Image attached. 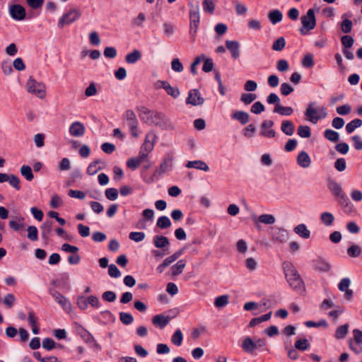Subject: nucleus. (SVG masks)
Masks as SVG:
<instances>
[{
    "mask_svg": "<svg viewBox=\"0 0 362 362\" xmlns=\"http://www.w3.org/2000/svg\"><path fill=\"white\" fill-rule=\"evenodd\" d=\"M9 13L11 18L16 21H22L25 17V9L21 5L14 4L10 6Z\"/></svg>",
    "mask_w": 362,
    "mask_h": 362,
    "instance_id": "obj_15",
    "label": "nucleus"
},
{
    "mask_svg": "<svg viewBox=\"0 0 362 362\" xmlns=\"http://www.w3.org/2000/svg\"><path fill=\"white\" fill-rule=\"evenodd\" d=\"M165 116L160 113L154 111H151L150 114V119L148 124H155L156 126L163 127L165 124Z\"/></svg>",
    "mask_w": 362,
    "mask_h": 362,
    "instance_id": "obj_19",
    "label": "nucleus"
},
{
    "mask_svg": "<svg viewBox=\"0 0 362 362\" xmlns=\"http://www.w3.org/2000/svg\"><path fill=\"white\" fill-rule=\"evenodd\" d=\"M103 162L100 160H95L91 162L87 168L86 173L89 175H95L99 170H100L103 167L100 165Z\"/></svg>",
    "mask_w": 362,
    "mask_h": 362,
    "instance_id": "obj_36",
    "label": "nucleus"
},
{
    "mask_svg": "<svg viewBox=\"0 0 362 362\" xmlns=\"http://www.w3.org/2000/svg\"><path fill=\"white\" fill-rule=\"evenodd\" d=\"M334 168L339 172H342L346 168V160L343 158H337L334 162Z\"/></svg>",
    "mask_w": 362,
    "mask_h": 362,
    "instance_id": "obj_63",
    "label": "nucleus"
},
{
    "mask_svg": "<svg viewBox=\"0 0 362 362\" xmlns=\"http://www.w3.org/2000/svg\"><path fill=\"white\" fill-rule=\"evenodd\" d=\"M141 59V53L138 49H134L132 52L127 54L125 60L127 63L132 64Z\"/></svg>",
    "mask_w": 362,
    "mask_h": 362,
    "instance_id": "obj_34",
    "label": "nucleus"
},
{
    "mask_svg": "<svg viewBox=\"0 0 362 362\" xmlns=\"http://www.w3.org/2000/svg\"><path fill=\"white\" fill-rule=\"evenodd\" d=\"M186 103L192 105H199L204 103V99L201 97L199 92L196 89L190 90L186 99Z\"/></svg>",
    "mask_w": 362,
    "mask_h": 362,
    "instance_id": "obj_17",
    "label": "nucleus"
},
{
    "mask_svg": "<svg viewBox=\"0 0 362 362\" xmlns=\"http://www.w3.org/2000/svg\"><path fill=\"white\" fill-rule=\"evenodd\" d=\"M306 119L315 124L327 116V109L324 106L317 105L315 102L310 103L305 111Z\"/></svg>",
    "mask_w": 362,
    "mask_h": 362,
    "instance_id": "obj_4",
    "label": "nucleus"
},
{
    "mask_svg": "<svg viewBox=\"0 0 362 362\" xmlns=\"http://www.w3.org/2000/svg\"><path fill=\"white\" fill-rule=\"evenodd\" d=\"M281 130L288 136H291L294 133L295 127L290 120H284L281 123Z\"/></svg>",
    "mask_w": 362,
    "mask_h": 362,
    "instance_id": "obj_30",
    "label": "nucleus"
},
{
    "mask_svg": "<svg viewBox=\"0 0 362 362\" xmlns=\"http://www.w3.org/2000/svg\"><path fill=\"white\" fill-rule=\"evenodd\" d=\"M119 320L124 325H128L133 322L134 317L130 313L121 312L119 313Z\"/></svg>",
    "mask_w": 362,
    "mask_h": 362,
    "instance_id": "obj_51",
    "label": "nucleus"
},
{
    "mask_svg": "<svg viewBox=\"0 0 362 362\" xmlns=\"http://www.w3.org/2000/svg\"><path fill=\"white\" fill-rule=\"evenodd\" d=\"M293 231L296 234L304 239H308L310 237V231L304 223L297 225Z\"/></svg>",
    "mask_w": 362,
    "mask_h": 362,
    "instance_id": "obj_28",
    "label": "nucleus"
},
{
    "mask_svg": "<svg viewBox=\"0 0 362 362\" xmlns=\"http://www.w3.org/2000/svg\"><path fill=\"white\" fill-rule=\"evenodd\" d=\"M282 267L285 278L290 287L298 293L305 291L304 282L293 264L286 261L283 262Z\"/></svg>",
    "mask_w": 362,
    "mask_h": 362,
    "instance_id": "obj_1",
    "label": "nucleus"
},
{
    "mask_svg": "<svg viewBox=\"0 0 362 362\" xmlns=\"http://www.w3.org/2000/svg\"><path fill=\"white\" fill-rule=\"evenodd\" d=\"M228 303V296L227 295H222L216 298L214 305L217 308L225 307Z\"/></svg>",
    "mask_w": 362,
    "mask_h": 362,
    "instance_id": "obj_49",
    "label": "nucleus"
},
{
    "mask_svg": "<svg viewBox=\"0 0 362 362\" xmlns=\"http://www.w3.org/2000/svg\"><path fill=\"white\" fill-rule=\"evenodd\" d=\"M274 112L278 113L280 115L289 116L293 112L291 107L282 106L280 104H276L274 108Z\"/></svg>",
    "mask_w": 362,
    "mask_h": 362,
    "instance_id": "obj_32",
    "label": "nucleus"
},
{
    "mask_svg": "<svg viewBox=\"0 0 362 362\" xmlns=\"http://www.w3.org/2000/svg\"><path fill=\"white\" fill-rule=\"evenodd\" d=\"M170 318L163 315H156L152 318V323L160 329L164 328L170 322Z\"/></svg>",
    "mask_w": 362,
    "mask_h": 362,
    "instance_id": "obj_25",
    "label": "nucleus"
},
{
    "mask_svg": "<svg viewBox=\"0 0 362 362\" xmlns=\"http://www.w3.org/2000/svg\"><path fill=\"white\" fill-rule=\"evenodd\" d=\"M153 243L156 248L160 249H165L170 245L168 238L163 235H155L153 238Z\"/></svg>",
    "mask_w": 362,
    "mask_h": 362,
    "instance_id": "obj_27",
    "label": "nucleus"
},
{
    "mask_svg": "<svg viewBox=\"0 0 362 362\" xmlns=\"http://www.w3.org/2000/svg\"><path fill=\"white\" fill-rule=\"evenodd\" d=\"M129 237L132 240L139 243L144 240L146 235L143 232H131Z\"/></svg>",
    "mask_w": 362,
    "mask_h": 362,
    "instance_id": "obj_59",
    "label": "nucleus"
},
{
    "mask_svg": "<svg viewBox=\"0 0 362 362\" xmlns=\"http://www.w3.org/2000/svg\"><path fill=\"white\" fill-rule=\"evenodd\" d=\"M288 238V233L286 230L278 228L272 234V240L279 243H284Z\"/></svg>",
    "mask_w": 362,
    "mask_h": 362,
    "instance_id": "obj_29",
    "label": "nucleus"
},
{
    "mask_svg": "<svg viewBox=\"0 0 362 362\" xmlns=\"http://www.w3.org/2000/svg\"><path fill=\"white\" fill-rule=\"evenodd\" d=\"M186 266V261L184 259L179 260L175 264H174L170 270L173 276H177L181 274Z\"/></svg>",
    "mask_w": 362,
    "mask_h": 362,
    "instance_id": "obj_38",
    "label": "nucleus"
},
{
    "mask_svg": "<svg viewBox=\"0 0 362 362\" xmlns=\"http://www.w3.org/2000/svg\"><path fill=\"white\" fill-rule=\"evenodd\" d=\"M202 6L203 10L206 13L212 14L215 10V5L213 0H204Z\"/></svg>",
    "mask_w": 362,
    "mask_h": 362,
    "instance_id": "obj_50",
    "label": "nucleus"
},
{
    "mask_svg": "<svg viewBox=\"0 0 362 362\" xmlns=\"http://www.w3.org/2000/svg\"><path fill=\"white\" fill-rule=\"evenodd\" d=\"M52 221H45L41 226V235L43 239H47L49 236V234L52 228Z\"/></svg>",
    "mask_w": 362,
    "mask_h": 362,
    "instance_id": "obj_39",
    "label": "nucleus"
},
{
    "mask_svg": "<svg viewBox=\"0 0 362 362\" xmlns=\"http://www.w3.org/2000/svg\"><path fill=\"white\" fill-rule=\"evenodd\" d=\"M157 86L158 88H163L168 95L172 96L174 98H177L180 95V90L177 87H173L170 83L165 81H158Z\"/></svg>",
    "mask_w": 362,
    "mask_h": 362,
    "instance_id": "obj_18",
    "label": "nucleus"
},
{
    "mask_svg": "<svg viewBox=\"0 0 362 362\" xmlns=\"http://www.w3.org/2000/svg\"><path fill=\"white\" fill-rule=\"evenodd\" d=\"M226 46L234 59H238L240 57V45L237 41L227 40Z\"/></svg>",
    "mask_w": 362,
    "mask_h": 362,
    "instance_id": "obj_24",
    "label": "nucleus"
},
{
    "mask_svg": "<svg viewBox=\"0 0 362 362\" xmlns=\"http://www.w3.org/2000/svg\"><path fill=\"white\" fill-rule=\"evenodd\" d=\"M324 136L326 139L332 142H337L339 139V134L337 132L329 129H327L324 132Z\"/></svg>",
    "mask_w": 362,
    "mask_h": 362,
    "instance_id": "obj_43",
    "label": "nucleus"
},
{
    "mask_svg": "<svg viewBox=\"0 0 362 362\" xmlns=\"http://www.w3.org/2000/svg\"><path fill=\"white\" fill-rule=\"evenodd\" d=\"M294 346L296 349L304 351L310 347V344L306 339H299L295 341Z\"/></svg>",
    "mask_w": 362,
    "mask_h": 362,
    "instance_id": "obj_45",
    "label": "nucleus"
},
{
    "mask_svg": "<svg viewBox=\"0 0 362 362\" xmlns=\"http://www.w3.org/2000/svg\"><path fill=\"white\" fill-rule=\"evenodd\" d=\"M156 139L157 136L154 132H148L146 135L145 140L141 146L140 151L148 156L149 153L153 150Z\"/></svg>",
    "mask_w": 362,
    "mask_h": 362,
    "instance_id": "obj_10",
    "label": "nucleus"
},
{
    "mask_svg": "<svg viewBox=\"0 0 362 362\" xmlns=\"http://www.w3.org/2000/svg\"><path fill=\"white\" fill-rule=\"evenodd\" d=\"M99 317L101 322L104 324L113 322L115 320L113 314L107 310L101 311L99 314Z\"/></svg>",
    "mask_w": 362,
    "mask_h": 362,
    "instance_id": "obj_37",
    "label": "nucleus"
},
{
    "mask_svg": "<svg viewBox=\"0 0 362 362\" xmlns=\"http://www.w3.org/2000/svg\"><path fill=\"white\" fill-rule=\"evenodd\" d=\"M347 255L350 257H358L361 255V249L356 245H353L347 249Z\"/></svg>",
    "mask_w": 362,
    "mask_h": 362,
    "instance_id": "obj_48",
    "label": "nucleus"
},
{
    "mask_svg": "<svg viewBox=\"0 0 362 362\" xmlns=\"http://www.w3.org/2000/svg\"><path fill=\"white\" fill-rule=\"evenodd\" d=\"M259 221L264 224H272L275 222V218L272 214H262L259 216Z\"/></svg>",
    "mask_w": 362,
    "mask_h": 362,
    "instance_id": "obj_58",
    "label": "nucleus"
},
{
    "mask_svg": "<svg viewBox=\"0 0 362 362\" xmlns=\"http://www.w3.org/2000/svg\"><path fill=\"white\" fill-rule=\"evenodd\" d=\"M174 156L172 153H168L165 155L158 168L154 172L153 175L150 178L143 177L144 182L151 183L153 182V177L161 176L167 171L171 170L173 168V163Z\"/></svg>",
    "mask_w": 362,
    "mask_h": 362,
    "instance_id": "obj_5",
    "label": "nucleus"
},
{
    "mask_svg": "<svg viewBox=\"0 0 362 362\" xmlns=\"http://www.w3.org/2000/svg\"><path fill=\"white\" fill-rule=\"evenodd\" d=\"M241 348L243 350L252 356L257 355V351H267V343L266 339L254 338L245 337L243 339Z\"/></svg>",
    "mask_w": 362,
    "mask_h": 362,
    "instance_id": "obj_2",
    "label": "nucleus"
},
{
    "mask_svg": "<svg viewBox=\"0 0 362 362\" xmlns=\"http://www.w3.org/2000/svg\"><path fill=\"white\" fill-rule=\"evenodd\" d=\"M297 133L302 138H309L311 136V129L307 125H300L298 127Z\"/></svg>",
    "mask_w": 362,
    "mask_h": 362,
    "instance_id": "obj_46",
    "label": "nucleus"
},
{
    "mask_svg": "<svg viewBox=\"0 0 362 362\" xmlns=\"http://www.w3.org/2000/svg\"><path fill=\"white\" fill-rule=\"evenodd\" d=\"M69 132L72 136L80 137L84 135L86 127L81 122H74L69 126Z\"/></svg>",
    "mask_w": 362,
    "mask_h": 362,
    "instance_id": "obj_16",
    "label": "nucleus"
},
{
    "mask_svg": "<svg viewBox=\"0 0 362 362\" xmlns=\"http://www.w3.org/2000/svg\"><path fill=\"white\" fill-rule=\"evenodd\" d=\"M274 124L272 120H264L260 127V135L269 139L275 137L276 132L272 129Z\"/></svg>",
    "mask_w": 362,
    "mask_h": 362,
    "instance_id": "obj_12",
    "label": "nucleus"
},
{
    "mask_svg": "<svg viewBox=\"0 0 362 362\" xmlns=\"http://www.w3.org/2000/svg\"><path fill=\"white\" fill-rule=\"evenodd\" d=\"M182 254V250L177 251L175 252L173 255H172L170 257H168L165 258L163 263L166 266L168 267L170 264L174 262L177 259H178L181 255Z\"/></svg>",
    "mask_w": 362,
    "mask_h": 362,
    "instance_id": "obj_55",
    "label": "nucleus"
},
{
    "mask_svg": "<svg viewBox=\"0 0 362 362\" xmlns=\"http://www.w3.org/2000/svg\"><path fill=\"white\" fill-rule=\"evenodd\" d=\"M232 118L239 121L242 124L249 122V115L243 111H235L232 115Z\"/></svg>",
    "mask_w": 362,
    "mask_h": 362,
    "instance_id": "obj_35",
    "label": "nucleus"
},
{
    "mask_svg": "<svg viewBox=\"0 0 362 362\" xmlns=\"http://www.w3.org/2000/svg\"><path fill=\"white\" fill-rule=\"evenodd\" d=\"M268 18L270 22L275 25L282 21L283 15L279 10L276 9L269 12Z\"/></svg>",
    "mask_w": 362,
    "mask_h": 362,
    "instance_id": "obj_33",
    "label": "nucleus"
},
{
    "mask_svg": "<svg viewBox=\"0 0 362 362\" xmlns=\"http://www.w3.org/2000/svg\"><path fill=\"white\" fill-rule=\"evenodd\" d=\"M349 332V325L345 324L337 327L334 337L337 339H344Z\"/></svg>",
    "mask_w": 362,
    "mask_h": 362,
    "instance_id": "obj_40",
    "label": "nucleus"
},
{
    "mask_svg": "<svg viewBox=\"0 0 362 362\" xmlns=\"http://www.w3.org/2000/svg\"><path fill=\"white\" fill-rule=\"evenodd\" d=\"M296 162L303 168H308L311 165V158L305 151L300 152L297 156Z\"/></svg>",
    "mask_w": 362,
    "mask_h": 362,
    "instance_id": "obj_21",
    "label": "nucleus"
},
{
    "mask_svg": "<svg viewBox=\"0 0 362 362\" xmlns=\"http://www.w3.org/2000/svg\"><path fill=\"white\" fill-rule=\"evenodd\" d=\"M256 98L257 96L254 93H243L240 96V101L245 105H249L252 103Z\"/></svg>",
    "mask_w": 362,
    "mask_h": 362,
    "instance_id": "obj_53",
    "label": "nucleus"
},
{
    "mask_svg": "<svg viewBox=\"0 0 362 362\" xmlns=\"http://www.w3.org/2000/svg\"><path fill=\"white\" fill-rule=\"evenodd\" d=\"M21 173L28 181H31L34 177L32 169L29 165H22L21 168Z\"/></svg>",
    "mask_w": 362,
    "mask_h": 362,
    "instance_id": "obj_47",
    "label": "nucleus"
},
{
    "mask_svg": "<svg viewBox=\"0 0 362 362\" xmlns=\"http://www.w3.org/2000/svg\"><path fill=\"white\" fill-rule=\"evenodd\" d=\"M107 199L111 201L116 200L118 197V191L115 188H108L105 192Z\"/></svg>",
    "mask_w": 362,
    "mask_h": 362,
    "instance_id": "obj_57",
    "label": "nucleus"
},
{
    "mask_svg": "<svg viewBox=\"0 0 362 362\" xmlns=\"http://www.w3.org/2000/svg\"><path fill=\"white\" fill-rule=\"evenodd\" d=\"M124 119L127 122L132 136L134 138L139 136V121L136 114L132 110H127L123 115Z\"/></svg>",
    "mask_w": 362,
    "mask_h": 362,
    "instance_id": "obj_8",
    "label": "nucleus"
},
{
    "mask_svg": "<svg viewBox=\"0 0 362 362\" xmlns=\"http://www.w3.org/2000/svg\"><path fill=\"white\" fill-rule=\"evenodd\" d=\"M276 69L280 72H285L289 69V64L286 59H279L276 62Z\"/></svg>",
    "mask_w": 362,
    "mask_h": 362,
    "instance_id": "obj_62",
    "label": "nucleus"
},
{
    "mask_svg": "<svg viewBox=\"0 0 362 362\" xmlns=\"http://www.w3.org/2000/svg\"><path fill=\"white\" fill-rule=\"evenodd\" d=\"M362 125V120L360 119H354L346 125V131L348 134L352 133L356 128Z\"/></svg>",
    "mask_w": 362,
    "mask_h": 362,
    "instance_id": "obj_42",
    "label": "nucleus"
},
{
    "mask_svg": "<svg viewBox=\"0 0 362 362\" xmlns=\"http://www.w3.org/2000/svg\"><path fill=\"white\" fill-rule=\"evenodd\" d=\"M286 45V40L283 37L278 38L272 45V49L275 51H281Z\"/></svg>",
    "mask_w": 362,
    "mask_h": 362,
    "instance_id": "obj_54",
    "label": "nucleus"
},
{
    "mask_svg": "<svg viewBox=\"0 0 362 362\" xmlns=\"http://www.w3.org/2000/svg\"><path fill=\"white\" fill-rule=\"evenodd\" d=\"M327 187L339 204L344 209H351L352 204L341 185L334 180H327Z\"/></svg>",
    "mask_w": 362,
    "mask_h": 362,
    "instance_id": "obj_3",
    "label": "nucleus"
},
{
    "mask_svg": "<svg viewBox=\"0 0 362 362\" xmlns=\"http://www.w3.org/2000/svg\"><path fill=\"white\" fill-rule=\"evenodd\" d=\"M313 266L315 270L321 272H328L330 271L332 266L325 260L318 258L313 262Z\"/></svg>",
    "mask_w": 362,
    "mask_h": 362,
    "instance_id": "obj_23",
    "label": "nucleus"
},
{
    "mask_svg": "<svg viewBox=\"0 0 362 362\" xmlns=\"http://www.w3.org/2000/svg\"><path fill=\"white\" fill-rule=\"evenodd\" d=\"M349 17H351V14L346 13L341 15L342 21L340 23V28L344 33H349L351 31L353 23L352 21L348 19Z\"/></svg>",
    "mask_w": 362,
    "mask_h": 362,
    "instance_id": "obj_20",
    "label": "nucleus"
},
{
    "mask_svg": "<svg viewBox=\"0 0 362 362\" xmlns=\"http://www.w3.org/2000/svg\"><path fill=\"white\" fill-rule=\"evenodd\" d=\"M302 27L300 28V33L302 35H307L310 30L316 26V18L315 11L313 8L308 10L305 15L300 18Z\"/></svg>",
    "mask_w": 362,
    "mask_h": 362,
    "instance_id": "obj_7",
    "label": "nucleus"
},
{
    "mask_svg": "<svg viewBox=\"0 0 362 362\" xmlns=\"http://www.w3.org/2000/svg\"><path fill=\"white\" fill-rule=\"evenodd\" d=\"M351 280L348 277L341 279L338 284L339 290L341 292H344V298L348 300L352 299L354 294V291L349 288Z\"/></svg>",
    "mask_w": 362,
    "mask_h": 362,
    "instance_id": "obj_14",
    "label": "nucleus"
},
{
    "mask_svg": "<svg viewBox=\"0 0 362 362\" xmlns=\"http://www.w3.org/2000/svg\"><path fill=\"white\" fill-rule=\"evenodd\" d=\"M81 16V11L77 8L70 10L64 14L58 21V27L62 28L66 25H70Z\"/></svg>",
    "mask_w": 362,
    "mask_h": 362,
    "instance_id": "obj_9",
    "label": "nucleus"
},
{
    "mask_svg": "<svg viewBox=\"0 0 362 362\" xmlns=\"http://www.w3.org/2000/svg\"><path fill=\"white\" fill-rule=\"evenodd\" d=\"M294 90L293 88L287 83H283L280 87L281 95L286 96L291 94Z\"/></svg>",
    "mask_w": 362,
    "mask_h": 362,
    "instance_id": "obj_64",
    "label": "nucleus"
},
{
    "mask_svg": "<svg viewBox=\"0 0 362 362\" xmlns=\"http://www.w3.org/2000/svg\"><path fill=\"white\" fill-rule=\"evenodd\" d=\"M144 153L139 151V156L136 158H131L127 162V165L132 170L136 169L141 163L147 158Z\"/></svg>",
    "mask_w": 362,
    "mask_h": 362,
    "instance_id": "obj_22",
    "label": "nucleus"
},
{
    "mask_svg": "<svg viewBox=\"0 0 362 362\" xmlns=\"http://www.w3.org/2000/svg\"><path fill=\"white\" fill-rule=\"evenodd\" d=\"M183 340V334L180 329H177L171 337V341L177 346H181Z\"/></svg>",
    "mask_w": 362,
    "mask_h": 362,
    "instance_id": "obj_44",
    "label": "nucleus"
},
{
    "mask_svg": "<svg viewBox=\"0 0 362 362\" xmlns=\"http://www.w3.org/2000/svg\"><path fill=\"white\" fill-rule=\"evenodd\" d=\"M189 21V32L192 35L194 36L197 32L200 22V15L198 7L190 10Z\"/></svg>",
    "mask_w": 362,
    "mask_h": 362,
    "instance_id": "obj_11",
    "label": "nucleus"
},
{
    "mask_svg": "<svg viewBox=\"0 0 362 362\" xmlns=\"http://www.w3.org/2000/svg\"><path fill=\"white\" fill-rule=\"evenodd\" d=\"M185 166L188 168H195L205 172L209 170L208 165L204 161L200 160L188 161Z\"/></svg>",
    "mask_w": 362,
    "mask_h": 362,
    "instance_id": "obj_26",
    "label": "nucleus"
},
{
    "mask_svg": "<svg viewBox=\"0 0 362 362\" xmlns=\"http://www.w3.org/2000/svg\"><path fill=\"white\" fill-rule=\"evenodd\" d=\"M23 221L24 218L21 217L18 219V221H10L9 226L16 231L20 230L23 228Z\"/></svg>",
    "mask_w": 362,
    "mask_h": 362,
    "instance_id": "obj_61",
    "label": "nucleus"
},
{
    "mask_svg": "<svg viewBox=\"0 0 362 362\" xmlns=\"http://www.w3.org/2000/svg\"><path fill=\"white\" fill-rule=\"evenodd\" d=\"M349 347L356 354H362V344H356L352 339L349 340Z\"/></svg>",
    "mask_w": 362,
    "mask_h": 362,
    "instance_id": "obj_56",
    "label": "nucleus"
},
{
    "mask_svg": "<svg viewBox=\"0 0 362 362\" xmlns=\"http://www.w3.org/2000/svg\"><path fill=\"white\" fill-rule=\"evenodd\" d=\"M28 238L31 241H36L38 239V230L34 226H28Z\"/></svg>",
    "mask_w": 362,
    "mask_h": 362,
    "instance_id": "obj_52",
    "label": "nucleus"
},
{
    "mask_svg": "<svg viewBox=\"0 0 362 362\" xmlns=\"http://www.w3.org/2000/svg\"><path fill=\"white\" fill-rule=\"evenodd\" d=\"M156 226L160 229H165L171 226V221L168 216H162L158 218Z\"/></svg>",
    "mask_w": 362,
    "mask_h": 362,
    "instance_id": "obj_41",
    "label": "nucleus"
},
{
    "mask_svg": "<svg viewBox=\"0 0 362 362\" xmlns=\"http://www.w3.org/2000/svg\"><path fill=\"white\" fill-rule=\"evenodd\" d=\"M320 220L325 226H331L334 221V216L330 212H323L320 214Z\"/></svg>",
    "mask_w": 362,
    "mask_h": 362,
    "instance_id": "obj_31",
    "label": "nucleus"
},
{
    "mask_svg": "<svg viewBox=\"0 0 362 362\" xmlns=\"http://www.w3.org/2000/svg\"><path fill=\"white\" fill-rule=\"evenodd\" d=\"M50 294L55 301L66 311H69L71 308L70 301L59 291L56 290L50 291Z\"/></svg>",
    "mask_w": 362,
    "mask_h": 362,
    "instance_id": "obj_13",
    "label": "nucleus"
},
{
    "mask_svg": "<svg viewBox=\"0 0 362 362\" xmlns=\"http://www.w3.org/2000/svg\"><path fill=\"white\" fill-rule=\"evenodd\" d=\"M302 65L305 68H311L314 66L313 56L311 54H306L302 60Z\"/></svg>",
    "mask_w": 362,
    "mask_h": 362,
    "instance_id": "obj_60",
    "label": "nucleus"
},
{
    "mask_svg": "<svg viewBox=\"0 0 362 362\" xmlns=\"http://www.w3.org/2000/svg\"><path fill=\"white\" fill-rule=\"evenodd\" d=\"M27 91L40 99L46 97V86L42 82H39L33 76H30L25 85Z\"/></svg>",
    "mask_w": 362,
    "mask_h": 362,
    "instance_id": "obj_6",
    "label": "nucleus"
}]
</instances>
